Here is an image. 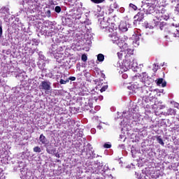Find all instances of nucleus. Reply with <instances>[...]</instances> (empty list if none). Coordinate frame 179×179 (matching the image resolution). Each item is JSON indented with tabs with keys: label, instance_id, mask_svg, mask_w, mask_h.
<instances>
[{
	"label": "nucleus",
	"instance_id": "nucleus-14",
	"mask_svg": "<svg viewBox=\"0 0 179 179\" xmlns=\"http://www.w3.org/2000/svg\"><path fill=\"white\" fill-rule=\"evenodd\" d=\"M97 60L99 62H103V61H104V55L103 54H99L97 55Z\"/></svg>",
	"mask_w": 179,
	"mask_h": 179
},
{
	"label": "nucleus",
	"instance_id": "nucleus-5",
	"mask_svg": "<svg viewBox=\"0 0 179 179\" xmlns=\"http://www.w3.org/2000/svg\"><path fill=\"white\" fill-rule=\"evenodd\" d=\"M145 17V13L142 11L138 12L137 15L134 16L135 22H142L143 20V18Z\"/></svg>",
	"mask_w": 179,
	"mask_h": 179
},
{
	"label": "nucleus",
	"instance_id": "nucleus-27",
	"mask_svg": "<svg viewBox=\"0 0 179 179\" xmlns=\"http://www.w3.org/2000/svg\"><path fill=\"white\" fill-rule=\"evenodd\" d=\"M145 29H153L152 26H150L148 23H145Z\"/></svg>",
	"mask_w": 179,
	"mask_h": 179
},
{
	"label": "nucleus",
	"instance_id": "nucleus-37",
	"mask_svg": "<svg viewBox=\"0 0 179 179\" xmlns=\"http://www.w3.org/2000/svg\"><path fill=\"white\" fill-rule=\"evenodd\" d=\"M91 132H92V134H96V129H92L91 130Z\"/></svg>",
	"mask_w": 179,
	"mask_h": 179
},
{
	"label": "nucleus",
	"instance_id": "nucleus-15",
	"mask_svg": "<svg viewBox=\"0 0 179 179\" xmlns=\"http://www.w3.org/2000/svg\"><path fill=\"white\" fill-rule=\"evenodd\" d=\"M34 152L35 153H41V148H40L39 146L34 147Z\"/></svg>",
	"mask_w": 179,
	"mask_h": 179
},
{
	"label": "nucleus",
	"instance_id": "nucleus-9",
	"mask_svg": "<svg viewBox=\"0 0 179 179\" xmlns=\"http://www.w3.org/2000/svg\"><path fill=\"white\" fill-rule=\"evenodd\" d=\"M156 82L158 86L162 85V87H166V85H167V83H166L163 78H159Z\"/></svg>",
	"mask_w": 179,
	"mask_h": 179
},
{
	"label": "nucleus",
	"instance_id": "nucleus-22",
	"mask_svg": "<svg viewBox=\"0 0 179 179\" xmlns=\"http://www.w3.org/2000/svg\"><path fill=\"white\" fill-rule=\"evenodd\" d=\"M166 26V22H162L159 24V29L160 30H163V28Z\"/></svg>",
	"mask_w": 179,
	"mask_h": 179
},
{
	"label": "nucleus",
	"instance_id": "nucleus-8",
	"mask_svg": "<svg viewBox=\"0 0 179 179\" xmlns=\"http://www.w3.org/2000/svg\"><path fill=\"white\" fill-rule=\"evenodd\" d=\"M46 152L47 153H49V155H55V153H57V148L52 146H49L46 148Z\"/></svg>",
	"mask_w": 179,
	"mask_h": 179
},
{
	"label": "nucleus",
	"instance_id": "nucleus-23",
	"mask_svg": "<svg viewBox=\"0 0 179 179\" xmlns=\"http://www.w3.org/2000/svg\"><path fill=\"white\" fill-rule=\"evenodd\" d=\"M94 3H101V2H104V0H91Z\"/></svg>",
	"mask_w": 179,
	"mask_h": 179
},
{
	"label": "nucleus",
	"instance_id": "nucleus-2",
	"mask_svg": "<svg viewBox=\"0 0 179 179\" xmlns=\"http://www.w3.org/2000/svg\"><path fill=\"white\" fill-rule=\"evenodd\" d=\"M101 15H103V13L96 14L95 16L99 17L98 19V22L100 24L101 29H106V33H108V30L107 29H108V27H111V24H108V22L105 21L104 17H103V16H101Z\"/></svg>",
	"mask_w": 179,
	"mask_h": 179
},
{
	"label": "nucleus",
	"instance_id": "nucleus-44",
	"mask_svg": "<svg viewBox=\"0 0 179 179\" xmlns=\"http://www.w3.org/2000/svg\"><path fill=\"white\" fill-rule=\"evenodd\" d=\"M143 76H145V75H146V73H143Z\"/></svg>",
	"mask_w": 179,
	"mask_h": 179
},
{
	"label": "nucleus",
	"instance_id": "nucleus-20",
	"mask_svg": "<svg viewBox=\"0 0 179 179\" xmlns=\"http://www.w3.org/2000/svg\"><path fill=\"white\" fill-rule=\"evenodd\" d=\"M81 59L83 62H86V61H87V56L86 55H83L81 56Z\"/></svg>",
	"mask_w": 179,
	"mask_h": 179
},
{
	"label": "nucleus",
	"instance_id": "nucleus-7",
	"mask_svg": "<svg viewBox=\"0 0 179 179\" xmlns=\"http://www.w3.org/2000/svg\"><path fill=\"white\" fill-rule=\"evenodd\" d=\"M119 30H120V31H128V27H127V23L124 22H120L119 25Z\"/></svg>",
	"mask_w": 179,
	"mask_h": 179
},
{
	"label": "nucleus",
	"instance_id": "nucleus-6",
	"mask_svg": "<svg viewBox=\"0 0 179 179\" xmlns=\"http://www.w3.org/2000/svg\"><path fill=\"white\" fill-rule=\"evenodd\" d=\"M39 141L42 145H48L50 143V141L45 138L44 134H41L39 137Z\"/></svg>",
	"mask_w": 179,
	"mask_h": 179
},
{
	"label": "nucleus",
	"instance_id": "nucleus-3",
	"mask_svg": "<svg viewBox=\"0 0 179 179\" xmlns=\"http://www.w3.org/2000/svg\"><path fill=\"white\" fill-rule=\"evenodd\" d=\"M123 66L126 68L127 70L131 69L134 66V59L128 55L125 56V59L123 60L122 63Z\"/></svg>",
	"mask_w": 179,
	"mask_h": 179
},
{
	"label": "nucleus",
	"instance_id": "nucleus-31",
	"mask_svg": "<svg viewBox=\"0 0 179 179\" xmlns=\"http://www.w3.org/2000/svg\"><path fill=\"white\" fill-rule=\"evenodd\" d=\"M67 79H69V80H72V81L76 80V77H70L69 78H67Z\"/></svg>",
	"mask_w": 179,
	"mask_h": 179
},
{
	"label": "nucleus",
	"instance_id": "nucleus-33",
	"mask_svg": "<svg viewBox=\"0 0 179 179\" xmlns=\"http://www.w3.org/2000/svg\"><path fill=\"white\" fill-rule=\"evenodd\" d=\"M173 129H179V124L175 125V126L173 127Z\"/></svg>",
	"mask_w": 179,
	"mask_h": 179
},
{
	"label": "nucleus",
	"instance_id": "nucleus-16",
	"mask_svg": "<svg viewBox=\"0 0 179 179\" xmlns=\"http://www.w3.org/2000/svg\"><path fill=\"white\" fill-rule=\"evenodd\" d=\"M142 90H143L142 93H143L146 96V94H148V90H149V87L145 86L143 87Z\"/></svg>",
	"mask_w": 179,
	"mask_h": 179
},
{
	"label": "nucleus",
	"instance_id": "nucleus-28",
	"mask_svg": "<svg viewBox=\"0 0 179 179\" xmlns=\"http://www.w3.org/2000/svg\"><path fill=\"white\" fill-rule=\"evenodd\" d=\"M120 43L122 44V45H124V43H125V41H124V40H122V39H121L120 41L119 40L118 41H117V45H118V44H120Z\"/></svg>",
	"mask_w": 179,
	"mask_h": 179
},
{
	"label": "nucleus",
	"instance_id": "nucleus-43",
	"mask_svg": "<svg viewBox=\"0 0 179 179\" xmlns=\"http://www.w3.org/2000/svg\"><path fill=\"white\" fill-rule=\"evenodd\" d=\"M157 24H159V22H157V23L155 24V26H157Z\"/></svg>",
	"mask_w": 179,
	"mask_h": 179
},
{
	"label": "nucleus",
	"instance_id": "nucleus-42",
	"mask_svg": "<svg viewBox=\"0 0 179 179\" xmlns=\"http://www.w3.org/2000/svg\"><path fill=\"white\" fill-rule=\"evenodd\" d=\"M123 136H124L120 135V139H122V137H123Z\"/></svg>",
	"mask_w": 179,
	"mask_h": 179
},
{
	"label": "nucleus",
	"instance_id": "nucleus-4",
	"mask_svg": "<svg viewBox=\"0 0 179 179\" xmlns=\"http://www.w3.org/2000/svg\"><path fill=\"white\" fill-rule=\"evenodd\" d=\"M40 90L50 92L51 90V83L48 80L42 81L39 85Z\"/></svg>",
	"mask_w": 179,
	"mask_h": 179
},
{
	"label": "nucleus",
	"instance_id": "nucleus-46",
	"mask_svg": "<svg viewBox=\"0 0 179 179\" xmlns=\"http://www.w3.org/2000/svg\"><path fill=\"white\" fill-rule=\"evenodd\" d=\"M157 69H155V71L156 72V71H157Z\"/></svg>",
	"mask_w": 179,
	"mask_h": 179
},
{
	"label": "nucleus",
	"instance_id": "nucleus-36",
	"mask_svg": "<svg viewBox=\"0 0 179 179\" xmlns=\"http://www.w3.org/2000/svg\"><path fill=\"white\" fill-rule=\"evenodd\" d=\"M6 10V12H8V10H9V8H6V7H4L3 8V10Z\"/></svg>",
	"mask_w": 179,
	"mask_h": 179
},
{
	"label": "nucleus",
	"instance_id": "nucleus-26",
	"mask_svg": "<svg viewBox=\"0 0 179 179\" xmlns=\"http://www.w3.org/2000/svg\"><path fill=\"white\" fill-rule=\"evenodd\" d=\"M60 124H66V120H64V117H61L59 120Z\"/></svg>",
	"mask_w": 179,
	"mask_h": 179
},
{
	"label": "nucleus",
	"instance_id": "nucleus-24",
	"mask_svg": "<svg viewBox=\"0 0 179 179\" xmlns=\"http://www.w3.org/2000/svg\"><path fill=\"white\" fill-rule=\"evenodd\" d=\"M103 148H105V149H110V148H111V144L105 143Z\"/></svg>",
	"mask_w": 179,
	"mask_h": 179
},
{
	"label": "nucleus",
	"instance_id": "nucleus-30",
	"mask_svg": "<svg viewBox=\"0 0 179 179\" xmlns=\"http://www.w3.org/2000/svg\"><path fill=\"white\" fill-rule=\"evenodd\" d=\"M122 78L123 79H127V78H128V75H127V73H123V74L122 75Z\"/></svg>",
	"mask_w": 179,
	"mask_h": 179
},
{
	"label": "nucleus",
	"instance_id": "nucleus-40",
	"mask_svg": "<svg viewBox=\"0 0 179 179\" xmlns=\"http://www.w3.org/2000/svg\"><path fill=\"white\" fill-rule=\"evenodd\" d=\"M55 156L57 157H58V158H59V154H58V153H57V152H55Z\"/></svg>",
	"mask_w": 179,
	"mask_h": 179
},
{
	"label": "nucleus",
	"instance_id": "nucleus-49",
	"mask_svg": "<svg viewBox=\"0 0 179 179\" xmlns=\"http://www.w3.org/2000/svg\"><path fill=\"white\" fill-rule=\"evenodd\" d=\"M81 136V134H80L79 136Z\"/></svg>",
	"mask_w": 179,
	"mask_h": 179
},
{
	"label": "nucleus",
	"instance_id": "nucleus-25",
	"mask_svg": "<svg viewBox=\"0 0 179 179\" xmlns=\"http://www.w3.org/2000/svg\"><path fill=\"white\" fill-rule=\"evenodd\" d=\"M117 57H118L119 59H122V51H120V52H117Z\"/></svg>",
	"mask_w": 179,
	"mask_h": 179
},
{
	"label": "nucleus",
	"instance_id": "nucleus-38",
	"mask_svg": "<svg viewBox=\"0 0 179 179\" xmlns=\"http://www.w3.org/2000/svg\"><path fill=\"white\" fill-rule=\"evenodd\" d=\"M159 108H160V110H163V108H164V106L160 105Z\"/></svg>",
	"mask_w": 179,
	"mask_h": 179
},
{
	"label": "nucleus",
	"instance_id": "nucleus-29",
	"mask_svg": "<svg viewBox=\"0 0 179 179\" xmlns=\"http://www.w3.org/2000/svg\"><path fill=\"white\" fill-rule=\"evenodd\" d=\"M3 33V31L2 30V26L0 25V38H1V37H2Z\"/></svg>",
	"mask_w": 179,
	"mask_h": 179
},
{
	"label": "nucleus",
	"instance_id": "nucleus-45",
	"mask_svg": "<svg viewBox=\"0 0 179 179\" xmlns=\"http://www.w3.org/2000/svg\"><path fill=\"white\" fill-rule=\"evenodd\" d=\"M36 45H38V43H36Z\"/></svg>",
	"mask_w": 179,
	"mask_h": 179
},
{
	"label": "nucleus",
	"instance_id": "nucleus-18",
	"mask_svg": "<svg viewBox=\"0 0 179 179\" xmlns=\"http://www.w3.org/2000/svg\"><path fill=\"white\" fill-rule=\"evenodd\" d=\"M61 10H62V8H61V6H57L55 8V11L56 12V13H60Z\"/></svg>",
	"mask_w": 179,
	"mask_h": 179
},
{
	"label": "nucleus",
	"instance_id": "nucleus-13",
	"mask_svg": "<svg viewBox=\"0 0 179 179\" xmlns=\"http://www.w3.org/2000/svg\"><path fill=\"white\" fill-rule=\"evenodd\" d=\"M166 114L168 115H176V110L173 108H169L168 109Z\"/></svg>",
	"mask_w": 179,
	"mask_h": 179
},
{
	"label": "nucleus",
	"instance_id": "nucleus-10",
	"mask_svg": "<svg viewBox=\"0 0 179 179\" xmlns=\"http://www.w3.org/2000/svg\"><path fill=\"white\" fill-rule=\"evenodd\" d=\"M124 52L128 55V57H131V55H134V49L129 48L124 50Z\"/></svg>",
	"mask_w": 179,
	"mask_h": 179
},
{
	"label": "nucleus",
	"instance_id": "nucleus-1",
	"mask_svg": "<svg viewBox=\"0 0 179 179\" xmlns=\"http://www.w3.org/2000/svg\"><path fill=\"white\" fill-rule=\"evenodd\" d=\"M107 30H108V33L110 41H113V44H118L120 38L117 36V27L115 24L111 23L110 27H108Z\"/></svg>",
	"mask_w": 179,
	"mask_h": 179
},
{
	"label": "nucleus",
	"instance_id": "nucleus-34",
	"mask_svg": "<svg viewBox=\"0 0 179 179\" xmlns=\"http://www.w3.org/2000/svg\"><path fill=\"white\" fill-rule=\"evenodd\" d=\"M119 148H120V149H125V145L124 144L120 145Z\"/></svg>",
	"mask_w": 179,
	"mask_h": 179
},
{
	"label": "nucleus",
	"instance_id": "nucleus-35",
	"mask_svg": "<svg viewBox=\"0 0 179 179\" xmlns=\"http://www.w3.org/2000/svg\"><path fill=\"white\" fill-rule=\"evenodd\" d=\"M174 107H176V108H179V103H174Z\"/></svg>",
	"mask_w": 179,
	"mask_h": 179
},
{
	"label": "nucleus",
	"instance_id": "nucleus-12",
	"mask_svg": "<svg viewBox=\"0 0 179 179\" xmlns=\"http://www.w3.org/2000/svg\"><path fill=\"white\" fill-rule=\"evenodd\" d=\"M157 141L159 145H162V146H164V142L163 141V138H162L161 136H157Z\"/></svg>",
	"mask_w": 179,
	"mask_h": 179
},
{
	"label": "nucleus",
	"instance_id": "nucleus-21",
	"mask_svg": "<svg viewBox=\"0 0 179 179\" xmlns=\"http://www.w3.org/2000/svg\"><path fill=\"white\" fill-rule=\"evenodd\" d=\"M107 89H108V85H103L101 89V93H103V92H106V90H107Z\"/></svg>",
	"mask_w": 179,
	"mask_h": 179
},
{
	"label": "nucleus",
	"instance_id": "nucleus-39",
	"mask_svg": "<svg viewBox=\"0 0 179 179\" xmlns=\"http://www.w3.org/2000/svg\"><path fill=\"white\" fill-rule=\"evenodd\" d=\"M173 37H179V36L177 35V34H176V33L173 34Z\"/></svg>",
	"mask_w": 179,
	"mask_h": 179
},
{
	"label": "nucleus",
	"instance_id": "nucleus-19",
	"mask_svg": "<svg viewBox=\"0 0 179 179\" xmlns=\"http://www.w3.org/2000/svg\"><path fill=\"white\" fill-rule=\"evenodd\" d=\"M129 8H131V9H133V10H136L138 9V7L134 3H130Z\"/></svg>",
	"mask_w": 179,
	"mask_h": 179
},
{
	"label": "nucleus",
	"instance_id": "nucleus-11",
	"mask_svg": "<svg viewBox=\"0 0 179 179\" xmlns=\"http://www.w3.org/2000/svg\"><path fill=\"white\" fill-rule=\"evenodd\" d=\"M118 45H119V47H120V48H122L123 50H124V51H127V48H129L128 47V44H127V43H124L122 45V44H121V42H120V43H118Z\"/></svg>",
	"mask_w": 179,
	"mask_h": 179
},
{
	"label": "nucleus",
	"instance_id": "nucleus-17",
	"mask_svg": "<svg viewBox=\"0 0 179 179\" xmlns=\"http://www.w3.org/2000/svg\"><path fill=\"white\" fill-rule=\"evenodd\" d=\"M69 82V79H66V80H63V79H61L60 81H59V83L60 85H66V83H68Z\"/></svg>",
	"mask_w": 179,
	"mask_h": 179
},
{
	"label": "nucleus",
	"instance_id": "nucleus-47",
	"mask_svg": "<svg viewBox=\"0 0 179 179\" xmlns=\"http://www.w3.org/2000/svg\"><path fill=\"white\" fill-rule=\"evenodd\" d=\"M81 136V134H80L79 136Z\"/></svg>",
	"mask_w": 179,
	"mask_h": 179
},
{
	"label": "nucleus",
	"instance_id": "nucleus-32",
	"mask_svg": "<svg viewBox=\"0 0 179 179\" xmlns=\"http://www.w3.org/2000/svg\"><path fill=\"white\" fill-rule=\"evenodd\" d=\"M46 15H48V16L50 17V16H51V10H48L46 11Z\"/></svg>",
	"mask_w": 179,
	"mask_h": 179
},
{
	"label": "nucleus",
	"instance_id": "nucleus-48",
	"mask_svg": "<svg viewBox=\"0 0 179 179\" xmlns=\"http://www.w3.org/2000/svg\"><path fill=\"white\" fill-rule=\"evenodd\" d=\"M81 136V134H80L79 136Z\"/></svg>",
	"mask_w": 179,
	"mask_h": 179
},
{
	"label": "nucleus",
	"instance_id": "nucleus-41",
	"mask_svg": "<svg viewBox=\"0 0 179 179\" xmlns=\"http://www.w3.org/2000/svg\"><path fill=\"white\" fill-rule=\"evenodd\" d=\"M100 10H101V8H99L98 9V11L99 12V13L101 12V11H100Z\"/></svg>",
	"mask_w": 179,
	"mask_h": 179
}]
</instances>
